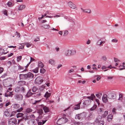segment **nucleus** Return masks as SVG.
Instances as JSON below:
<instances>
[{
  "instance_id": "nucleus-1",
  "label": "nucleus",
  "mask_w": 125,
  "mask_h": 125,
  "mask_svg": "<svg viewBox=\"0 0 125 125\" xmlns=\"http://www.w3.org/2000/svg\"><path fill=\"white\" fill-rule=\"evenodd\" d=\"M34 76L33 74L29 72L27 74H20L19 75V77L20 79L22 80H31Z\"/></svg>"
},
{
  "instance_id": "nucleus-2",
  "label": "nucleus",
  "mask_w": 125,
  "mask_h": 125,
  "mask_svg": "<svg viewBox=\"0 0 125 125\" xmlns=\"http://www.w3.org/2000/svg\"><path fill=\"white\" fill-rule=\"evenodd\" d=\"M68 121V119L66 118L62 117L59 119L57 122V124L58 125H60L66 123Z\"/></svg>"
},
{
  "instance_id": "nucleus-3",
  "label": "nucleus",
  "mask_w": 125,
  "mask_h": 125,
  "mask_svg": "<svg viewBox=\"0 0 125 125\" xmlns=\"http://www.w3.org/2000/svg\"><path fill=\"white\" fill-rule=\"evenodd\" d=\"M86 116V113L85 112L76 115L75 118L76 119H78L79 120L82 119L84 118Z\"/></svg>"
},
{
  "instance_id": "nucleus-4",
  "label": "nucleus",
  "mask_w": 125,
  "mask_h": 125,
  "mask_svg": "<svg viewBox=\"0 0 125 125\" xmlns=\"http://www.w3.org/2000/svg\"><path fill=\"white\" fill-rule=\"evenodd\" d=\"M8 122L9 125H16L17 121L15 118H13L9 119Z\"/></svg>"
},
{
  "instance_id": "nucleus-5",
  "label": "nucleus",
  "mask_w": 125,
  "mask_h": 125,
  "mask_svg": "<svg viewBox=\"0 0 125 125\" xmlns=\"http://www.w3.org/2000/svg\"><path fill=\"white\" fill-rule=\"evenodd\" d=\"M43 81V78L40 76H39L37 77L35 80V84H41Z\"/></svg>"
},
{
  "instance_id": "nucleus-6",
  "label": "nucleus",
  "mask_w": 125,
  "mask_h": 125,
  "mask_svg": "<svg viewBox=\"0 0 125 125\" xmlns=\"http://www.w3.org/2000/svg\"><path fill=\"white\" fill-rule=\"evenodd\" d=\"M75 52V51L73 50H68L65 51L64 54L66 56H69Z\"/></svg>"
},
{
  "instance_id": "nucleus-7",
  "label": "nucleus",
  "mask_w": 125,
  "mask_h": 125,
  "mask_svg": "<svg viewBox=\"0 0 125 125\" xmlns=\"http://www.w3.org/2000/svg\"><path fill=\"white\" fill-rule=\"evenodd\" d=\"M108 97L109 98L115 99L116 97V95L115 92H113L109 93L108 94Z\"/></svg>"
},
{
  "instance_id": "nucleus-8",
  "label": "nucleus",
  "mask_w": 125,
  "mask_h": 125,
  "mask_svg": "<svg viewBox=\"0 0 125 125\" xmlns=\"http://www.w3.org/2000/svg\"><path fill=\"white\" fill-rule=\"evenodd\" d=\"M69 6L71 8L75 9L76 7V5L71 1H69L68 3Z\"/></svg>"
},
{
  "instance_id": "nucleus-9",
  "label": "nucleus",
  "mask_w": 125,
  "mask_h": 125,
  "mask_svg": "<svg viewBox=\"0 0 125 125\" xmlns=\"http://www.w3.org/2000/svg\"><path fill=\"white\" fill-rule=\"evenodd\" d=\"M40 106L42 108L45 113H48L50 111L49 108L48 107L44 106L43 104L40 105Z\"/></svg>"
},
{
  "instance_id": "nucleus-10",
  "label": "nucleus",
  "mask_w": 125,
  "mask_h": 125,
  "mask_svg": "<svg viewBox=\"0 0 125 125\" xmlns=\"http://www.w3.org/2000/svg\"><path fill=\"white\" fill-rule=\"evenodd\" d=\"M15 98L18 100H21L22 99L23 96L21 94H17L14 96Z\"/></svg>"
},
{
  "instance_id": "nucleus-11",
  "label": "nucleus",
  "mask_w": 125,
  "mask_h": 125,
  "mask_svg": "<svg viewBox=\"0 0 125 125\" xmlns=\"http://www.w3.org/2000/svg\"><path fill=\"white\" fill-rule=\"evenodd\" d=\"M13 93L12 92H10L8 90H7L6 93L5 94V96L7 97H12L13 95Z\"/></svg>"
},
{
  "instance_id": "nucleus-12",
  "label": "nucleus",
  "mask_w": 125,
  "mask_h": 125,
  "mask_svg": "<svg viewBox=\"0 0 125 125\" xmlns=\"http://www.w3.org/2000/svg\"><path fill=\"white\" fill-rule=\"evenodd\" d=\"M91 101L90 99L85 100L83 103V104L86 106L90 105L91 103Z\"/></svg>"
},
{
  "instance_id": "nucleus-13",
  "label": "nucleus",
  "mask_w": 125,
  "mask_h": 125,
  "mask_svg": "<svg viewBox=\"0 0 125 125\" xmlns=\"http://www.w3.org/2000/svg\"><path fill=\"white\" fill-rule=\"evenodd\" d=\"M4 114L7 116H12V114H11V112L8 110H6L4 112Z\"/></svg>"
},
{
  "instance_id": "nucleus-14",
  "label": "nucleus",
  "mask_w": 125,
  "mask_h": 125,
  "mask_svg": "<svg viewBox=\"0 0 125 125\" xmlns=\"http://www.w3.org/2000/svg\"><path fill=\"white\" fill-rule=\"evenodd\" d=\"M107 95H104L102 97V100L103 102L105 103L107 102L108 100L107 97Z\"/></svg>"
},
{
  "instance_id": "nucleus-15",
  "label": "nucleus",
  "mask_w": 125,
  "mask_h": 125,
  "mask_svg": "<svg viewBox=\"0 0 125 125\" xmlns=\"http://www.w3.org/2000/svg\"><path fill=\"white\" fill-rule=\"evenodd\" d=\"M101 118L102 117L100 115L98 116L96 118L95 121V122L97 123L100 122L101 121H102L101 120Z\"/></svg>"
},
{
  "instance_id": "nucleus-16",
  "label": "nucleus",
  "mask_w": 125,
  "mask_h": 125,
  "mask_svg": "<svg viewBox=\"0 0 125 125\" xmlns=\"http://www.w3.org/2000/svg\"><path fill=\"white\" fill-rule=\"evenodd\" d=\"M81 102H79L76 105L74 109L75 110H77L80 109V105L81 104Z\"/></svg>"
},
{
  "instance_id": "nucleus-17",
  "label": "nucleus",
  "mask_w": 125,
  "mask_h": 125,
  "mask_svg": "<svg viewBox=\"0 0 125 125\" xmlns=\"http://www.w3.org/2000/svg\"><path fill=\"white\" fill-rule=\"evenodd\" d=\"M26 7V6L24 5H20L18 8V10H21Z\"/></svg>"
},
{
  "instance_id": "nucleus-18",
  "label": "nucleus",
  "mask_w": 125,
  "mask_h": 125,
  "mask_svg": "<svg viewBox=\"0 0 125 125\" xmlns=\"http://www.w3.org/2000/svg\"><path fill=\"white\" fill-rule=\"evenodd\" d=\"M34 94L31 92V90H29L27 93L26 96L28 97H29L33 95Z\"/></svg>"
},
{
  "instance_id": "nucleus-19",
  "label": "nucleus",
  "mask_w": 125,
  "mask_h": 125,
  "mask_svg": "<svg viewBox=\"0 0 125 125\" xmlns=\"http://www.w3.org/2000/svg\"><path fill=\"white\" fill-rule=\"evenodd\" d=\"M26 82L23 81H19L18 83V85L20 86H22L25 84Z\"/></svg>"
},
{
  "instance_id": "nucleus-20",
  "label": "nucleus",
  "mask_w": 125,
  "mask_h": 125,
  "mask_svg": "<svg viewBox=\"0 0 125 125\" xmlns=\"http://www.w3.org/2000/svg\"><path fill=\"white\" fill-rule=\"evenodd\" d=\"M105 42V41H102L101 40H99L97 41V44L98 45L101 46L102 43H104Z\"/></svg>"
},
{
  "instance_id": "nucleus-21",
  "label": "nucleus",
  "mask_w": 125,
  "mask_h": 125,
  "mask_svg": "<svg viewBox=\"0 0 125 125\" xmlns=\"http://www.w3.org/2000/svg\"><path fill=\"white\" fill-rule=\"evenodd\" d=\"M95 97V96L94 95V94H92L91 95V96L87 97V98L88 99L93 100Z\"/></svg>"
},
{
  "instance_id": "nucleus-22",
  "label": "nucleus",
  "mask_w": 125,
  "mask_h": 125,
  "mask_svg": "<svg viewBox=\"0 0 125 125\" xmlns=\"http://www.w3.org/2000/svg\"><path fill=\"white\" fill-rule=\"evenodd\" d=\"M7 4L9 7H11L14 5V3L10 1H9Z\"/></svg>"
},
{
  "instance_id": "nucleus-23",
  "label": "nucleus",
  "mask_w": 125,
  "mask_h": 125,
  "mask_svg": "<svg viewBox=\"0 0 125 125\" xmlns=\"http://www.w3.org/2000/svg\"><path fill=\"white\" fill-rule=\"evenodd\" d=\"M32 90L33 92H35L38 90V88L36 86H34L32 87Z\"/></svg>"
},
{
  "instance_id": "nucleus-24",
  "label": "nucleus",
  "mask_w": 125,
  "mask_h": 125,
  "mask_svg": "<svg viewBox=\"0 0 125 125\" xmlns=\"http://www.w3.org/2000/svg\"><path fill=\"white\" fill-rule=\"evenodd\" d=\"M24 114L23 113H18L16 115V116L17 118H18L20 117H23Z\"/></svg>"
},
{
  "instance_id": "nucleus-25",
  "label": "nucleus",
  "mask_w": 125,
  "mask_h": 125,
  "mask_svg": "<svg viewBox=\"0 0 125 125\" xmlns=\"http://www.w3.org/2000/svg\"><path fill=\"white\" fill-rule=\"evenodd\" d=\"M51 94V93H49L48 92H46L44 95V97L48 98L50 96Z\"/></svg>"
},
{
  "instance_id": "nucleus-26",
  "label": "nucleus",
  "mask_w": 125,
  "mask_h": 125,
  "mask_svg": "<svg viewBox=\"0 0 125 125\" xmlns=\"http://www.w3.org/2000/svg\"><path fill=\"white\" fill-rule=\"evenodd\" d=\"M32 110L30 108H27L26 110V112L27 113H29L32 111Z\"/></svg>"
},
{
  "instance_id": "nucleus-27",
  "label": "nucleus",
  "mask_w": 125,
  "mask_h": 125,
  "mask_svg": "<svg viewBox=\"0 0 125 125\" xmlns=\"http://www.w3.org/2000/svg\"><path fill=\"white\" fill-rule=\"evenodd\" d=\"M4 50L3 49L0 48V56L1 55L3 54H5L6 53H4Z\"/></svg>"
},
{
  "instance_id": "nucleus-28",
  "label": "nucleus",
  "mask_w": 125,
  "mask_h": 125,
  "mask_svg": "<svg viewBox=\"0 0 125 125\" xmlns=\"http://www.w3.org/2000/svg\"><path fill=\"white\" fill-rule=\"evenodd\" d=\"M49 63L52 65H54L55 63V62L53 59H51L49 61Z\"/></svg>"
},
{
  "instance_id": "nucleus-29",
  "label": "nucleus",
  "mask_w": 125,
  "mask_h": 125,
  "mask_svg": "<svg viewBox=\"0 0 125 125\" xmlns=\"http://www.w3.org/2000/svg\"><path fill=\"white\" fill-rule=\"evenodd\" d=\"M123 96L122 94H119V97L118 99L119 100L121 101L123 99Z\"/></svg>"
},
{
  "instance_id": "nucleus-30",
  "label": "nucleus",
  "mask_w": 125,
  "mask_h": 125,
  "mask_svg": "<svg viewBox=\"0 0 125 125\" xmlns=\"http://www.w3.org/2000/svg\"><path fill=\"white\" fill-rule=\"evenodd\" d=\"M43 66L44 65L41 62H40L39 63L38 66L39 67L42 68H43Z\"/></svg>"
},
{
  "instance_id": "nucleus-31",
  "label": "nucleus",
  "mask_w": 125,
  "mask_h": 125,
  "mask_svg": "<svg viewBox=\"0 0 125 125\" xmlns=\"http://www.w3.org/2000/svg\"><path fill=\"white\" fill-rule=\"evenodd\" d=\"M102 93H99L96 94V97L98 98H100L102 95Z\"/></svg>"
},
{
  "instance_id": "nucleus-32",
  "label": "nucleus",
  "mask_w": 125,
  "mask_h": 125,
  "mask_svg": "<svg viewBox=\"0 0 125 125\" xmlns=\"http://www.w3.org/2000/svg\"><path fill=\"white\" fill-rule=\"evenodd\" d=\"M108 112L107 111H106L104 112V114L102 115V116L103 117H104L108 115Z\"/></svg>"
},
{
  "instance_id": "nucleus-33",
  "label": "nucleus",
  "mask_w": 125,
  "mask_h": 125,
  "mask_svg": "<svg viewBox=\"0 0 125 125\" xmlns=\"http://www.w3.org/2000/svg\"><path fill=\"white\" fill-rule=\"evenodd\" d=\"M38 68H36L32 70V71L35 73H38Z\"/></svg>"
},
{
  "instance_id": "nucleus-34",
  "label": "nucleus",
  "mask_w": 125,
  "mask_h": 125,
  "mask_svg": "<svg viewBox=\"0 0 125 125\" xmlns=\"http://www.w3.org/2000/svg\"><path fill=\"white\" fill-rule=\"evenodd\" d=\"M45 71L46 70L42 68L40 70V72L41 73H43L45 72Z\"/></svg>"
},
{
  "instance_id": "nucleus-35",
  "label": "nucleus",
  "mask_w": 125,
  "mask_h": 125,
  "mask_svg": "<svg viewBox=\"0 0 125 125\" xmlns=\"http://www.w3.org/2000/svg\"><path fill=\"white\" fill-rule=\"evenodd\" d=\"M85 12L88 13H90L91 12V10L89 9H85Z\"/></svg>"
},
{
  "instance_id": "nucleus-36",
  "label": "nucleus",
  "mask_w": 125,
  "mask_h": 125,
  "mask_svg": "<svg viewBox=\"0 0 125 125\" xmlns=\"http://www.w3.org/2000/svg\"><path fill=\"white\" fill-rule=\"evenodd\" d=\"M13 107L15 109H17L19 107V105L18 104H15L13 105Z\"/></svg>"
},
{
  "instance_id": "nucleus-37",
  "label": "nucleus",
  "mask_w": 125,
  "mask_h": 125,
  "mask_svg": "<svg viewBox=\"0 0 125 125\" xmlns=\"http://www.w3.org/2000/svg\"><path fill=\"white\" fill-rule=\"evenodd\" d=\"M113 117V116L112 115H109L107 117V119L108 120V121H109V119H112Z\"/></svg>"
},
{
  "instance_id": "nucleus-38",
  "label": "nucleus",
  "mask_w": 125,
  "mask_h": 125,
  "mask_svg": "<svg viewBox=\"0 0 125 125\" xmlns=\"http://www.w3.org/2000/svg\"><path fill=\"white\" fill-rule=\"evenodd\" d=\"M20 90V88L19 87H16L15 89V91L16 92H19Z\"/></svg>"
},
{
  "instance_id": "nucleus-39",
  "label": "nucleus",
  "mask_w": 125,
  "mask_h": 125,
  "mask_svg": "<svg viewBox=\"0 0 125 125\" xmlns=\"http://www.w3.org/2000/svg\"><path fill=\"white\" fill-rule=\"evenodd\" d=\"M44 27L46 29H49L50 28V26L49 25L46 24L44 26Z\"/></svg>"
},
{
  "instance_id": "nucleus-40",
  "label": "nucleus",
  "mask_w": 125,
  "mask_h": 125,
  "mask_svg": "<svg viewBox=\"0 0 125 125\" xmlns=\"http://www.w3.org/2000/svg\"><path fill=\"white\" fill-rule=\"evenodd\" d=\"M97 105H94L93 107L91 108V110L93 111L97 107Z\"/></svg>"
},
{
  "instance_id": "nucleus-41",
  "label": "nucleus",
  "mask_w": 125,
  "mask_h": 125,
  "mask_svg": "<svg viewBox=\"0 0 125 125\" xmlns=\"http://www.w3.org/2000/svg\"><path fill=\"white\" fill-rule=\"evenodd\" d=\"M104 122L103 121H101L100 122L97 123L98 125H104Z\"/></svg>"
},
{
  "instance_id": "nucleus-42",
  "label": "nucleus",
  "mask_w": 125,
  "mask_h": 125,
  "mask_svg": "<svg viewBox=\"0 0 125 125\" xmlns=\"http://www.w3.org/2000/svg\"><path fill=\"white\" fill-rule=\"evenodd\" d=\"M18 69L19 70H23L24 69V68L23 67L21 66L20 65L18 66Z\"/></svg>"
},
{
  "instance_id": "nucleus-43",
  "label": "nucleus",
  "mask_w": 125,
  "mask_h": 125,
  "mask_svg": "<svg viewBox=\"0 0 125 125\" xmlns=\"http://www.w3.org/2000/svg\"><path fill=\"white\" fill-rule=\"evenodd\" d=\"M22 56H19L17 58V61L18 62H19L20 61L21 59Z\"/></svg>"
},
{
  "instance_id": "nucleus-44",
  "label": "nucleus",
  "mask_w": 125,
  "mask_h": 125,
  "mask_svg": "<svg viewBox=\"0 0 125 125\" xmlns=\"http://www.w3.org/2000/svg\"><path fill=\"white\" fill-rule=\"evenodd\" d=\"M102 59L104 61H105L107 60L106 57L105 56H102Z\"/></svg>"
},
{
  "instance_id": "nucleus-45",
  "label": "nucleus",
  "mask_w": 125,
  "mask_h": 125,
  "mask_svg": "<svg viewBox=\"0 0 125 125\" xmlns=\"http://www.w3.org/2000/svg\"><path fill=\"white\" fill-rule=\"evenodd\" d=\"M68 33V31H64V32L63 36H66V35H67Z\"/></svg>"
},
{
  "instance_id": "nucleus-46",
  "label": "nucleus",
  "mask_w": 125,
  "mask_h": 125,
  "mask_svg": "<svg viewBox=\"0 0 125 125\" xmlns=\"http://www.w3.org/2000/svg\"><path fill=\"white\" fill-rule=\"evenodd\" d=\"M117 41L118 40L116 39H113L112 40V42H117Z\"/></svg>"
},
{
  "instance_id": "nucleus-47",
  "label": "nucleus",
  "mask_w": 125,
  "mask_h": 125,
  "mask_svg": "<svg viewBox=\"0 0 125 125\" xmlns=\"http://www.w3.org/2000/svg\"><path fill=\"white\" fill-rule=\"evenodd\" d=\"M38 111L40 114H41L42 113L43 111L42 109H40L38 110Z\"/></svg>"
},
{
  "instance_id": "nucleus-48",
  "label": "nucleus",
  "mask_w": 125,
  "mask_h": 125,
  "mask_svg": "<svg viewBox=\"0 0 125 125\" xmlns=\"http://www.w3.org/2000/svg\"><path fill=\"white\" fill-rule=\"evenodd\" d=\"M7 11L6 10H5L3 11L4 14L6 16H7Z\"/></svg>"
},
{
  "instance_id": "nucleus-49",
  "label": "nucleus",
  "mask_w": 125,
  "mask_h": 125,
  "mask_svg": "<svg viewBox=\"0 0 125 125\" xmlns=\"http://www.w3.org/2000/svg\"><path fill=\"white\" fill-rule=\"evenodd\" d=\"M23 108L21 107L20 109H19L17 110V112H20L23 110Z\"/></svg>"
},
{
  "instance_id": "nucleus-50",
  "label": "nucleus",
  "mask_w": 125,
  "mask_h": 125,
  "mask_svg": "<svg viewBox=\"0 0 125 125\" xmlns=\"http://www.w3.org/2000/svg\"><path fill=\"white\" fill-rule=\"evenodd\" d=\"M95 102L96 103L98 104V105H99L100 104V102L99 100L98 99H96L95 100Z\"/></svg>"
},
{
  "instance_id": "nucleus-51",
  "label": "nucleus",
  "mask_w": 125,
  "mask_h": 125,
  "mask_svg": "<svg viewBox=\"0 0 125 125\" xmlns=\"http://www.w3.org/2000/svg\"><path fill=\"white\" fill-rule=\"evenodd\" d=\"M74 71V70L73 69H70L68 72V73H71L73 72Z\"/></svg>"
},
{
  "instance_id": "nucleus-52",
  "label": "nucleus",
  "mask_w": 125,
  "mask_h": 125,
  "mask_svg": "<svg viewBox=\"0 0 125 125\" xmlns=\"http://www.w3.org/2000/svg\"><path fill=\"white\" fill-rule=\"evenodd\" d=\"M2 95V93H0V102H1L2 101V99L1 96Z\"/></svg>"
},
{
  "instance_id": "nucleus-53",
  "label": "nucleus",
  "mask_w": 125,
  "mask_h": 125,
  "mask_svg": "<svg viewBox=\"0 0 125 125\" xmlns=\"http://www.w3.org/2000/svg\"><path fill=\"white\" fill-rule=\"evenodd\" d=\"M97 77L96 78V79L97 81H99L101 78V77L99 75H98L97 76Z\"/></svg>"
},
{
  "instance_id": "nucleus-54",
  "label": "nucleus",
  "mask_w": 125,
  "mask_h": 125,
  "mask_svg": "<svg viewBox=\"0 0 125 125\" xmlns=\"http://www.w3.org/2000/svg\"><path fill=\"white\" fill-rule=\"evenodd\" d=\"M31 44L30 43H28L26 44V46L27 47H29L31 46Z\"/></svg>"
},
{
  "instance_id": "nucleus-55",
  "label": "nucleus",
  "mask_w": 125,
  "mask_h": 125,
  "mask_svg": "<svg viewBox=\"0 0 125 125\" xmlns=\"http://www.w3.org/2000/svg\"><path fill=\"white\" fill-rule=\"evenodd\" d=\"M41 94L40 93H38L36 94V96L37 97H39L40 96H41Z\"/></svg>"
},
{
  "instance_id": "nucleus-56",
  "label": "nucleus",
  "mask_w": 125,
  "mask_h": 125,
  "mask_svg": "<svg viewBox=\"0 0 125 125\" xmlns=\"http://www.w3.org/2000/svg\"><path fill=\"white\" fill-rule=\"evenodd\" d=\"M3 69L2 68L0 67V73H1L3 71Z\"/></svg>"
},
{
  "instance_id": "nucleus-57",
  "label": "nucleus",
  "mask_w": 125,
  "mask_h": 125,
  "mask_svg": "<svg viewBox=\"0 0 125 125\" xmlns=\"http://www.w3.org/2000/svg\"><path fill=\"white\" fill-rule=\"evenodd\" d=\"M40 100H38V101H35V102H34L33 103V104H35L37 103H38L40 102Z\"/></svg>"
},
{
  "instance_id": "nucleus-58",
  "label": "nucleus",
  "mask_w": 125,
  "mask_h": 125,
  "mask_svg": "<svg viewBox=\"0 0 125 125\" xmlns=\"http://www.w3.org/2000/svg\"><path fill=\"white\" fill-rule=\"evenodd\" d=\"M39 40H40V39H39V38L38 37H37L36 39H35V40H34V41L35 42H36L39 41Z\"/></svg>"
},
{
  "instance_id": "nucleus-59",
  "label": "nucleus",
  "mask_w": 125,
  "mask_h": 125,
  "mask_svg": "<svg viewBox=\"0 0 125 125\" xmlns=\"http://www.w3.org/2000/svg\"><path fill=\"white\" fill-rule=\"evenodd\" d=\"M113 78V77L112 76H109L108 77L107 79L108 80H111Z\"/></svg>"
},
{
  "instance_id": "nucleus-60",
  "label": "nucleus",
  "mask_w": 125,
  "mask_h": 125,
  "mask_svg": "<svg viewBox=\"0 0 125 125\" xmlns=\"http://www.w3.org/2000/svg\"><path fill=\"white\" fill-rule=\"evenodd\" d=\"M16 34L17 35V36H18V37L19 38L20 37V33L17 32H16Z\"/></svg>"
},
{
  "instance_id": "nucleus-61",
  "label": "nucleus",
  "mask_w": 125,
  "mask_h": 125,
  "mask_svg": "<svg viewBox=\"0 0 125 125\" xmlns=\"http://www.w3.org/2000/svg\"><path fill=\"white\" fill-rule=\"evenodd\" d=\"M24 48V46L23 45H21L19 46V49H22Z\"/></svg>"
},
{
  "instance_id": "nucleus-62",
  "label": "nucleus",
  "mask_w": 125,
  "mask_h": 125,
  "mask_svg": "<svg viewBox=\"0 0 125 125\" xmlns=\"http://www.w3.org/2000/svg\"><path fill=\"white\" fill-rule=\"evenodd\" d=\"M114 61L115 62H116L118 61H119L117 59L115 58H114Z\"/></svg>"
},
{
  "instance_id": "nucleus-63",
  "label": "nucleus",
  "mask_w": 125,
  "mask_h": 125,
  "mask_svg": "<svg viewBox=\"0 0 125 125\" xmlns=\"http://www.w3.org/2000/svg\"><path fill=\"white\" fill-rule=\"evenodd\" d=\"M31 118H35V116L33 114H32L31 115Z\"/></svg>"
},
{
  "instance_id": "nucleus-64",
  "label": "nucleus",
  "mask_w": 125,
  "mask_h": 125,
  "mask_svg": "<svg viewBox=\"0 0 125 125\" xmlns=\"http://www.w3.org/2000/svg\"><path fill=\"white\" fill-rule=\"evenodd\" d=\"M38 125H42V122H39L38 123Z\"/></svg>"
}]
</instances>
